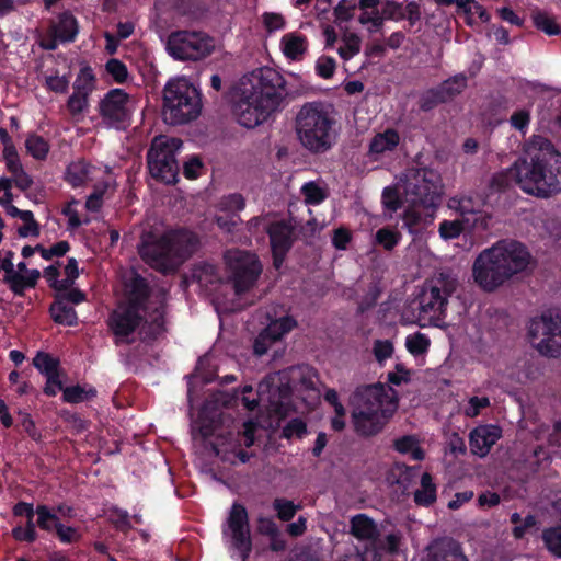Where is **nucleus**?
<instances>
[{
    "label": "nucleus",
    "instance_id": "obj_22",
    "mask_svg": "<svg viewBox=\"0 0 561 561\" xmlns=\"http://www.w3.org/2000/svg\"><path fill=\"white\" fill-rule=\"evenodd\" d=\"M271 250H276L277 252L290 251L295 238H294V228L286 221H275L272 222L266 230Z\"/></svg>",
    "mask_w": 561,
    "mask_h": 561
},
{
    "label": "nucleus",
    "instance_id": "obj_36",
    "mask_svg": "<svg viewBox=\"0 0 561 561\" xmlns=\"http://www.w3.org/2000/svg\"><path fill=\"white\" fill-rule=\"evenodd\" d=\"M401 233L390 227L378 229L374 236V244L381 247L386 251H392L401 241Z\"/></svg>",
    "mask_w": 561,
    "mask_h": 561
},
{
    "label": "nucleus",
    "instance_id": "obj_43",
    "mask_svg": "<svg viewBox=\"0 0 561 561\" xmlns=\"http://www.w3.org/2000/svg\"><path fill=\"white\" fill-rule=\"evenodd\" d=\"M431 345V340L426 334L416 332L414 334H410L405 339V347L410 354L414 356L425 354Z\"/></svg>",
    "mask_w": 561,
    "mask_h": 561
},
{
    "label": "nucleus",
    "instance_id": "obj_33",
    "mask_svg": "<svg viewBox=\"0 0 561 561\" xmlns=\"http://www.w3.org/2000/svg\"><path fill=\"white\" fill-rule=\"evenodd\" d=\"M96 389L92 386H68L62 389V400L67 403L77 404L96 397Z\"/></svg>",
    "mask_w": 561,
    "mask_h": 561
},
{
    "label": "nucleus",
    "instance_id": "obj_3",
    "mask_svg": "<svg viewBox=\"0 0 561 561\" xmlns=\"http://www.w3.org/2000/svg\"><path fill=\"white\" fill-rule=\"evenodd\" d=\"M199 237L194 231L180 228L164 232L160 237L148 233L141 238L138 253L153 270L169 274L190 259L199 247Z\"/></svg>",
    "mask_w": 561,
    "mask_h": 561
},
{
    "label": "nucleus",
    "instance_id": "obj_45",
    "mask_svg": "<svg viewBox=\"0 0 561 561\" xmlns=\"http://www.w3.org/2000/svg\"><path fill=\"white\" fill-rule=\"evenodd\" d=\"M2 282L8 285L9 289L18 297H24L25 290L31 289L26 277L19 272L10 275H3Z\"/></svg>",
    "mask_w": 561,
    "mask_h": 561
},
{
    "label": "nucleus",
    "instance_id": "obj_31",
    "mask_svg": "<svg viewBox=\"0 0 561 561\" xmlns=\"http://www.w3.org/2000/svg\"><path fill=\"white\" fill-rule=\"evenodd\" d=\"M192 276L199 284V286L207 289L210 286L217 285L221 282L219 267L208 262H202L195 265Z\"/></svg>",
    "mask_w": 561,
    "mask_h": 561
},
{
    "label": "nucleus",
    "instance_id": "obj_32",
    "mask_svg": "<svg viewBox=\"0 0 561 561\" xmlns=\"http://www.w3.org/2000/svg\"><path fill=\"white\" fill-rule=\"evenodd\" d=\"M437 491L433 478L428 472L421 477V488L414 492V502L420 506H430L436 502Z\"/></svg>",
    "mask_w": 561,
    "mask_h": 561
},
{
    "label": "nucleus",
    "instance_id": "obj_2",
    "mask_svg": "<svg viewBox=\"0 0 561 561\" xmlns=\"http://www.w3.org/2000/svg\"><path fill=\"white\" fill-rule=\"evenodd\" d=\"M531 255L527 247L513 239L497 241L483 250L474 260V282L485 291H494L514 275L524 272Z\"/></svg>",
    "mask_w": 561,
    "mask_h": 561
},
{
    "label": "nucleus",
    "instance_id": "obj_49",
    "mask_svg": "<svg viewBox=\"0 0 561 561\" xmlns=\"http://www.w3.org/2000/svg\"><path fill=\"white\" fill-rule=\"evenodd\" d=\"M357 9L355 0H340L333 9L335 23L350 22L354 18V12Z\"/></svg>",
    "mask_w": 561,
    "mask_h": 561
},
{
    "label": "nucleus",
    "instance_id": "obj_27",
    "mask_svg": "<svg viewBox=\"0 0 561 561\" xmlns=\"http://www.w3.org/2000/svg\"><path fill=\"white\" fill-rule=\"evenodd\" d=\"M221 412L211 402L203 404L198 412L197 432L203 439L211 437L219 422Z\"/></svg>",
    "mask_w": 561,
    "mask_h": 561
},
{
    "label": "nucleus",
    "instance_id": "obj_29",
    "mask_svg": "<svg viewBox=\"0 0 561 561\" xmlns=\"http://www.w3.org/2000/svg\"><path fill=\"white\" fill-rule=\"evenodd\" d=\"M49 313L55 323L68 327L78 324L76 310L66 304L59 294L55 295V299L49 307Z\"/></svg>",
    "mask_w": 561,
    "mask_h": 561
},
{
    "label": "nucleus",
    "instance_id": "obj_24",
    "mask_svg": "<svg viewBox=\"0 0 561 561\" xmlns=\"http://www.w3.org/2000/svg\"><path fill=\"white\" fill-rule=\"evenodd\" d=\"M350 533L358 540L368 541V545H373L379 536L377 524L366 514H356L351 518Z\"/></svg>",
    "mask_w": 561,
    "mask_h": 561
},
{
    "label": "nucleus",
    "instance_id": "obj_26",
    "mask_svg": "<svg viewBox=\"0 0 561 561\" xmlns=\"http://www.w3.org/2000/svg\"><path fill=\"white\" fill-rule=\"evenodd\" d=\"M164 316L165 310L162 305L156 307L152 312L148 313V317L145 319L141 327V334L144 335V340L156 341L165 333L167 329Z\"/></svg>",
    "mask_w": 561,
    "mask_h": 561
},
{
    "label": "nucleus",
    "instance_id": "obj_25",
    "mask_svg": "<svg viewBox=\"0 0 561 561\" xmlns=\"http://www.w3.org/2000/svg\"><path fill=\"white\" fill-rule=\"evenodd\" d=\"M518 160L511 167L493 174L490 180L489 190L491 193H502L510 190L514 184L522 188V175Z\"/></svg>",
    "mask_w": 561,
    "mask_h": 561
},
{
    "label": "nucleus",
    "instance_id": "obj_8",
    "mask_svg": "<svg viewBox=\"0 0 561 561\" xmlns=\"http://www.w3.org/2000/svg\"><path fill=\"white\" fill-rule=\"evenodd\" d=\"M182 141L178 138L163 139L156 137L147 151V164L152 178L167 184H175L179 164L175 152Z\"/></svg>",
    "mask_w": 561,
    "mask_h": 561
},
{
    "label": "nucleus",
    "instance_id": "obj_57",
    "mask_svg": "<svg viewBox=\"0 0 561 561\" xmlns=\"http://www.w3.org/2000/svg\"><path fill=\"white\" fill-rule=\"evenodd\" d=\"M394 347L389 340H376L373 346V353L376 360L381 365L386 359L390 358L393 354Z\"/></svg>",
    "mask_w": 561,
    "mask_h": 561
},
{
    "label": "nucleus",
    "instance_id": "obj_6",
    "mask_svg": "<svg viewBox=\"0 0 561 561\" xmlns=\"http://www.w3.org/2000/svg\"><path fill=\"white\" fill-rule=\"evenodd\" d=\"M163 106L172 124H185L199 115L201 94L186 79H172L163 90Z\"/></svg>",
    "mask_w": 561,
    "mask_h": 561
},
{
    "label": "nucleus",
    "instance_id": "obj_55",
    "mask_svg": "<svg viewBox=\"0 0 561 561\" xmlns=\"http://www.w3.org/2000/svg\"><path fill=\"white\" fill-rule=\"evenodd\" d=\"M336 69V61L331 56H321L318 58L316 62V73L323 78L330 79L333 77Z\"/></svg>",
    "mask_w": 561,
    "mask_h": 561
},
{
    "label": "nucleus",
    "instance_id": "obj_11",
    "mask_svg": "<svg viewBox=\"0 0 561 561\" xmlns=\"http://www.w3.org/2000/svg\"><path fill=\"white\" fill-rule=\"evenodd\" d=\"M528 335L538 352L547 357L561 355V317L556 318L549 312L533 318Z\"/></svg>",
    "mask_w": 561,
    "mask_h": 561
},
{
    "label": "nucleus",
    "instance_id": "obj_46",
    "mask_svg": "<svg viewBox=\"0 0 561 561\" xmlns=\"http://www.w3.org/2000/svg\"><path fill=\"white\" fill-rule=\"evenodd\" d=\"M446 103L440 92L436 87L424 91L419 100V107L423 112H430L437 107L439 104Z\"/></svg>",
    "mask_w": 561,
    "mask_h": 561
},
{
    "label": "nucleus",
    "instance_id": "obj_4",
    "mask_svg": "<svg viewBox=\"0 0 561 561\" xmlns=\"http://www.w3.org/2000/svg\"><path fill=\"white\" fill-rule=\"evenodd\" d=\"M336 121L331 105L321 101L306 102L296 115L295 128L301 145L313 153L331 149L335 142Z\"/></svg>",
    "mask_w": 561,
    "mask_h": 561
},
{
    "label": "nucleus",
    "instance_id": "obj_61",
    "mask_svg": "<svg viewBox=\"0 0 561 561\" xmlns=\"http://www.w3.org/2000/svg\"><path fill=\"white\" fill-rule=\"evenodd\" d=\"M245 206V201L241 194L234 193L224 196L220 202V208L222 210L238 213Z\"/></svg>",
    "mask_w": 561,
    "mask_h": 561
},
{
    "label": "nucleus",
    "instance_id": "obj_37",
    "mask_svg": "<svg viewBox=\"0 0 561 561\" xmlns=\"http://www.w3.org/2000/svg\"><path fill=\"white\" fill-rule=\"evenodd\" d=\"M531 19L535 27L549 36L559 35L561 33V27L556 19L545 11H535L531 14Z\"/></svg>",
    "mask_w": 561,
    "mask_h": 561
},
{
    "label": "nucleus",
    "instance_id": "obj_20",
    "mask_svg": "<svg viewBox=\"0 0 561 561\" xmlns=\"http://www.w3.org/2000/svg\"><path fill=\"white\" fill-rule=\"evenodd\" d=\"M423 561H468L460 545L453 539L433 543Z\"/></svg>",
    "mask_w": 561,
    "mask_h": 561
},
{
    "label": "nucleus",
    "instance_id": "obj_19",
    "mask_svg": "<svg viewBox=\"0 0 561 561\" xmlns=\"http://www.w3.org/2000/svg\"><path fill=\"white\" fill-rule=\"evenodd\" d=\"M125 286L128 295V301L126 305L146 312V302L151 295V288L148 280L137 272H134Z\"/></svg>",
    "mask_w": 561,
    "mask_h": 561
},
{
    "label": "nucleus",
    "instance_id": "obj_53",
    "mask_svg": "<svg viewBox=\"0 0 561 561\" xmlns=\"http://www.w3.org/2000/svg\"><path fill=\"white\" fill-rule=\"evenodd\" d=\"M297 325V321L290 317L285 316L275 321L270 328V332L273 333V337L280 339L283 335L289 333Z\"/></svg>",
    "mask_w": 561,
    "mask_h": 561
},
{
    "label": "nucleus",
    "instance_id": "obj_64",
    "mask_svg": "<svg viewBox=\"0 0 561 561\" xmlns=\"http://www.w3.org/2000/svg\"><path fill=\"white\" fill-rule=\"evenodd\" d=\"M383 19L391 21L404 20V7L402 3L394 1H387L383 9Z\"/></svg>",
    "mask_w": 561,
    "mask_h": 561
},
{
    "label": "nucleus",
    "instance_id": "obj_34",
    "mask_svg": "<svg viewBox=\"0 0 561 561\" xmlns=\"http://www.w3.org/2000/svg\"><path fill=\"white\" fill-rule=\"evenodd\" d=\"M282 46L284 55L296 60L306 51V38L302 35L286 34L282 38Z\"/></svg>",
    "mask_w": 561,
    "mask_h": 561
},
{
    "label": "nucleus",
    "instance_id": "obj_23",
    "mask_svg": "<svg viewBox=\"0 0 561 561\" xmlns=\"http://www.w3.org/2000/svg\"><path fill=\"white\" fill-rule=\"evenodd\" d=\"M400 142L399 133L393 128H387L382 133H377L369 142L368 154L373 160L389 151H393Z\"/></svg>",
    "mask_w": 561,
    "mask_h": 561
},
{
    "label": "nucleus",
    "instance_id": "obj_47",
    "mask_svg": "<svg viewBox=\"0 0 561 561\" xmlns=\"http://www.w3.org/2000/svg\"><path fill=\"white\" fill-rule=\"evenodd\" d=\"M105 70L117 84H123L128 79L127 66L117 58L108 59L105 64Z\"/></svg>",
    "mask_w": 561,
    "mask_h": 561
},
{
    "label": "nucleus",
    "instance_id": "obj_44",
    "mask_svg": "<svg viewBox=\"0 0 561 561\" xmlns=\"http://www.w3.org/2000/svg\"><path fill=\"white\" fill-rule=\"evenodd\" d=\"M301 194L308 205H319L328 197L325 190L312 181L302 185Z\"/></svg>",
    "mask_w": 561,
    "mask_h": 561
},
{
    "label": "nucleus",
    "instance_id": "obj_12",
    "mask_svg": "<svg viewBox=\"0 0 561 561\" xmlns=\"http://www.w3.org/2000/svg\"><path fill=\"white\" fill-rule=\"evenodd\" d=\"M455 291V284L440 275L431 283H426L419 297L420 311L430 318H444L448 306V298Z\"/></svg>",
    "mask_w": 561,
    "mask_h": 561
},
{
    "label": "nucleus",
    "instance_id": "obj_38",
    "mask_svg": "<svg viewBox=\"0 0 561 561\" xmlns=\"http://www.w3.org/2000/svg\"><path fill=\"white\" fill-rule=\"evenodd\" d=\"M25 148L28 154L39 161L45 160L49 152V144L47 140L34 133L27 136Z\"/></svg>",
    "mask_w": 561,
    "mask_h": 561
},
{
    "label": "nucleus",
    "instance_id": "obj_15",
    "mask_svg": "<svg viewBox=\"0 0 561 561\" xmlns=\"http://www.w3.org/2000/svg\"><path fill=\"white\" fill-rule=\"evenodd\" d=\"M355 432L362 436H374L378 434L388 419L382 402L378 398L367 399L352 414Z\"/></svg>",
    "mask_w": 561,
    "mask_h": 561
},
{
    "label": "nucleus",
    "instance_id": "obj_35",
    "mask_svg": "<svg viewBox=\"0 0 561 561\" xmlns=\"http://www.w3.org/2000/svg\"><path fill=\"white\" fill-rule=\"evenodd\" d=\"M96 78L90 66L80 69L73 82V92L90 96L95 89Z\"/></svg>",
    "mask_w": 561,
    "mask_h": 561
},
{
    "label": "nucleus",
    "instance_id": "obj_63",
    "mask_svg": "<svg viewBox=\"0 0 561 561\" xmlns=\"http://www.w3.org/2000/svg\"><path fill=\"white\" fill-rule=\"evenodd\" d=\"M257 531L271 539L279 537V529L271 517L261 516L257 518Z\"/></svg>",
    "mask_w": 561,
    "mask_h": 561
},
{
    "label": "nucleus",
    "instance_id": "obj_48",
    "mask_svg": "<svg viewBox=\"0 0 561 561\" xmlns=\"http://www.w3.org/2000/svg\"><path fill=\"white\" fill-rule=\"evenodd\" d=\"M37 524L34 523V520H26L25 527L22 526H15L11 534L14 540L19 542H27L33 543L37 540V531H36Z\"/></svg>",
    "mask_w": 561,
    "mask_h": 561
},
{
    "label": "nucleus",
    "instance_id": "obj_39",
    "mask_svg": "<svg viewBox=\"0 0 561 561\" xmlns=\"http://www.w3.org/2000/svg\"><path fill=\"white\" fill-rule=\"evenodd\" d=\"M34 367L44 376L59 371L60 362L49 353L38 352L33 358Z\"/></svg>",
    "mask_w": 561,
    "mask_h": 561
},
{
    "label": "nucleus",
    "instance_id": "obj_13",
    "mask_svg": "<svg viewBox=\"0 0 561 561\" xmlns=\"http://www.w3.org/2000/svg\"><path fill=\"white\" fill-rule=\"evenodd\" d=\"M231 279L236 294L241 295L251 289L262 273L257 256L247 251H238L229 257Z\"/></svg>",
    "mask_w": 561,
    "mask_h": 561
},
{
    "label": "nucleus",
    "instance_id": "obj_56",
    "mask_svg": "<svg viewBox=\"0 0 561 561\" xmlns=\"http://www.w3.org/2000/svg\"><path fill=\"white\" fill-rule=\"evenodd\" d=\"M89 106V96L72 92L67 101V110L72 116L82 114Z\"/></svg>",
    "mask_w": 561,
    "mask_h": 561
},
{
    "label": "nucleus",
    "instance_id": "obj_30",
    "mask_svg": "<svg viewBox=\"0 0 561 561\" xmlns=\"http://www.w3.org/2000/svg\"><path fill=\"white\" fill-rule=\"evenodd\" d=\"M468 85V77L460 72L449 77L439 83L436 88L440 92L446 103L453 101L456 96L460 95Z\"/></svg>",
    "mask_w": 561,
    "mask_h": 561
},
{
    "label": "nucleus",
    "instance_id": "obj_42",
    "mask_svg": "<svg viewBox=\"0 0 561 561\" xmlns=\"http://www.w3.org/2000/svg\"><path fill=\"white\" fill-rule=\"evenodd\" d=\"M541 537L547 550L561 559V526L546 528Z\"/></svg>",
    "mask_w": 561,
    "mask_h": 561
},
{
    "label": "nucleus",
    "instance_id": "obj_14",
    "mask_svg": "<svg viewBox=\"0 0 561 561\" xmlns=\"http://www.w3.org/2000/svg\"><path fill=\"white\" fill-rule=\"evenodd\" d=\"M142 310L126 304H121L113 310L108 317L107 324L114 335L116 345L129 344L133 342L130 336L140 327L144 321Z\"/></svg>",
    "mask_w": 561,
    "mask_h": 561
},
{
    "label": "nucleus",
    "instance_id": "obj_54",
    "mask_svg": "<svg viewBox=\"0 0 561 561\" xmlns=\"http://www.w3.org/2000/svg\"><path fill=\"white\" fill-rule=\"evenodd\" d=\"M439 236L444 240H451L458 238L463 231L462 222L459 220H443L439 224Z\"/></svg>",
    "mask_w": 561,
    "mask_h": 561
},
{
    "label": "nucleus",
    "instance_id": "obj_28",
    "mask_svg": "<svg viewBox=\"0 0 561 561\" xmlns=\"http://www.w3.org/2000/svg\"><path fill=\"white\" fill-rule=\"evenodd\" d=\"M94 167L84 159L72 161L66 168L65 181L73 188L83 186L89 180Z\"/></svg>",
    "mask_w": 561,
    "mask_h": 561
},
{
    "label": "nucleus",
    "instance_id": "obj_41",
    "mask_svg": "<svg viewBox=\"0 0 561 561\" xmlns=\"http://www.w3.org/2000/svg\"><path fill=\"white\" fill-rule=\"evenodd\" d=\"M272 506L276 512L277 518L282 522L291 520L296 513L301 508L300 505H296L291 500L285 497L274 499Z\"/></svg>",
    "mask_w": 561,
    "mask_h": 561
},
{
    "label": "nucleus",
    "instance_id": "obj_1",
    "mask_svg": "<svg viewBox=\"0 0 561 561\" xmlns=\"http://www.w3.org/2000/svg\"><path fill=\"white\" fill-rule=\"evenodd\" d=\"M286 80L271 67L254 69L243 77L241 96L233 105L238 123L254 128L282 108L288 92Z\"/></svg>",
    "mask_w": 561,
    "mask_h": 561
},
{
    "label": "nucleus",
    "instance_id": "obj_40",
    "mask_svg": "<svg viewBox=\"0 0 561 561\" xmlns=\"http://www.w3.org/2000/svg\"><path fill=\"white\" fill-rule=\"evenodd\" d=\"M342 41L337 53L343 60H350L360 51L362 39L356 33L344 34Z\"/></svg>",
    "mask_w": 561,
    "mask_h": 561
},
{
    "label": "nucleus",
    "instance_id": "obj_62",
    "mask_svg": "<svg viewBox=\"0 0 561 561\" xmlns=\"http://www.w3.org/2000/svg\"><path fill=\"white\" fill-rule=\"evenodd\" d=\"M3 159L7 164V170L11 174L16 173L18 170L23 168L15 146H9V148H3Z\"/></svg>",
    "mask_w": 561,
    "mask_h": 561
},
{
    "label": "nucleus",
    "instance_id": "obj_7",
    "mask_svg": "<svg viewBox=\"0 0 561 561\" xmlns=\"http://www.w3.org/2000/svg\"><path fill=\"white\" fill-rule=\"evenodd\" d=\"M215 49V39L202 31H174L167 39L169 55L180 61L202 60Z\"/></svg>",
    "mask_w": 561,
    "mask_h": 561
},
{
    "label": "nucleus",
    "instance_id": "obj_59",
    "mask_svg": "<svg viewBox=\"0 0 561 561\" xmlns=\"http://www.w3.org/2000/svg\"><path fill=\"white\" fill-rule=\"evenodd\" d=\"M394 371H390L387 375V381L393 386H401L408 383L411 380V370L408 369L402 363H397Z\"/></svg>",
    "mask_w": 561,
    "mask_h": 561
},
{
    "label": "nucleus",
    "instance_id": "obj_5",
    "mask_svg": "<svg viewBox=\"0 0 561 561\" xmlns=\"http://www.w3.org/2000/svg\"><path fill=\"white\" fill-rule=\"evenodd\" d=\"M558 151L538 150L518 159L522 190L536 197L547 198L561 192V179L557 178Z\"/></svg>",
    "mask_w": 561,
    "mask_h": 561
},
{
    "label": "nucleus",
    "instance_id": "obj_60",
    "mask_svg": "<svg viewBox=\"0 0 561 561\" xmlns=\"http://www.w3.org/2000/svg\"><path fill=\"white\" fill-rule=\"evenodd\" d=\"M402 221L403 226L408 228L410 233H416L422 224V214L414 207H409L403 213Z\"/></svg>",
    "mask_w": 561,
    "mask_h": 561
},
{
    "label": "nucleus",
    "instance_id": "obj_58",
    "mask_svg": "<svg viewBox=\"0 0 561 561\" xmlns=\"http://www.w3.org/2000/svg\"><path fill=\"white\" fill-rule=\"evenodd\" d=\"M28 216L27 219L22 220L24 224L18 228V234L21 238H37L41 234V226L35 220L33 211H30Z\"/></svg>",
    "mask_w": 561,
    "mask_h": 561
},
{
    "label": "nucleus",
    "instance_id": "obj_9",
    "mask_svg": "<svg viewBox=\"0 0 561 561\" xmlns=\"http://www.w3.org/2000/svg\"><path fill=\"white\" fill-rule=\"evenodd\" d=\"M407 194L411 196L412 204L426 209H436L443 195V185L439 174L427 168L414 170L405 183Z\"/></svg>",
    "mask_w": 561,
    "mask_h": 561
},
{
    "label": "nucleus",
    "instance_id": "obj_10",
    "mask_svg": "<svg viewBox=\"0 0 561 561\" xmlns=\"http://www.w3.org/2000/svg\"><path fill=\"white\" fill-rule=\"evenodd\" d=\"M98 113L105 126L116 130H126L133 118V98L124 89H111L101 98Z\"/></svg>",
    "mask_w": 561,
    "mask_h": 561
},
{
    "label": "nucleus",
    "instance_id": "obj_50",
    "mask_svg": "<svg viewBox=\"0 0 561 561\" xmlns=\"http://www.w3.org/2000/svg\"><path fill=\"white\" fill-rule=\"evenodd\" d=\"M70 250V244L68 241L62 240L58 241L50 248H45L43 244H37V253L46 260L50 261L54 256L61 257L66 255V253Z\"/></svg>",
    "mask_w": 561,
    "mask_h": 561
},
{
    "label": "nucleus",
    "instance_id": "obj_17",
    "mask_svg": "<svg viewBox=\"0 0 561 561\" xmlns=\"http://www.w3.org/2000/svg\"><path fill=\"white\" fill-rule=\"evenodd\" d=\"M227 523L231 530L233 547L240 552L242 561H247L252 551V539L245 506L237 502L233 503Z\"/></svg>",
    "mask_w": 561,
    "mask_h": 561
},
{
    "label": "nucleus",
    "instance_id": "obj_18",
    "mask_svg": "<svg viewBox=\"0 0 561 561\" xmlns=\"http://www.w3.org/2000/svg\"><path fill=\"white\" fill-rule=\"evenodd\" d=\"M502 431L496 425H480L473 428L469 436L471 453L479 456H486L492 446L501 438Z\"/></svg>",
    "mask_w": 561,
    "mask_h": 561
},
{
    "label": "nucleus",
    "instance_id": "obj_21",
    "mask_svg": "<svg viewBox=\"0 0 561 561\" xmlns=\"http://www.w3.org/2000/svg\"><path fill=\"white\" fill-rule=\"evenodd\" d=\"M48 32L61 43H72L79 33V24L70 11H64L50 23Z\"/></svg>",
    "mask_w": 561,
    "mask_h": 561
},
{
    "label": "nucleus",
    "instance_id": "obj_16",
    "mask_svg": "<svg viewBox=\"0 0 561 561\" xmlns=\"http://www.w3.org/2000/svg\"><path fill=\"white\" fill-rule=\"evenodd\" d=\"M37 527L51 534L61 545H76L80 542L82 534L78 527L69 526L60 520L48 505L38 504L36 506Z\"/></svg>",
    "mask_w": 561,
    "mask_h": 561
},
{
    "label": "nucleus",
    "instance_id": "obj_52",
    "mask_svg": "<svg viewBox=\"0 0 561 561\" xmlns=\"http://www.w3.org/2000/svg\"><path fill=\"white\" fill-rule=\"evenodd\" d=\"M307 434V424L300 417H294L284 426L282 436L290 439L294 436L302 438Z\"/></svg>",
    "mask_w": 561,
    "mask_h": 561
},
{
    "label": "nucleus",
    "instance_id": "obj_51",
    "mask_svg": "<svg viewBox=\"0 0 561 561\" xmlns=\"http://www.w3.org/2000/svg\"><path fill=\"white\" fill-rule=\"evenodd\" d=\"M381 202L383 208L389 211H397L402 207V199L399 191L394 186H387L382 191Z\"/></svg>",
    "mask_w": 561,
    "mask_h": 561
}]
</instances>
